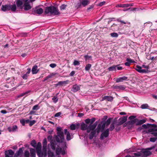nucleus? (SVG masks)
I'll return each instance as SVG.
<instances>
[{
    "label": "nucleus",
    "mask_w": 157,
    "mask_h": 157,
    "mask_svg": "<svg viewBox=\"0 0 157 157\" xmlns=\"http://www.w3.org/2000/svg\"><path fill=\"white\" fill-rule=\"evenodd\" d=\"M30 92V91H26V92H25L21 93V94H20L18 96V97H20L23 96L24 95H26V94H27L29 93Z\"/></svg>",
    "instance_id": "44"
},
{
    "label": "nucleus",
    "mask_w": 157,
    "mask_h": 157,
    "mask_svg": "<svg viewBox=\"0 0 157 157\" xmlns=\"http://www.w3.org/2000/svg\"><path fill=\"white\" fill-rule=\"evenodd\" d=\"M128 78L126 76H123L122 77H120L119 78H117L116 79V82H122L123 81L127 80Z\"/></svg>",
    "instance_id": "15"
},
{
    "label": "nucleus",
    "mask_w": 157,
    "mask_h": 157,
    "mask_svg": "<svg viewBox=\"0 0 157 157\" xmlns=\"http://www.w3.org/2000/svg\"><path fill=\"white\" fill-rule=\"evenodd\" d=\"M149 107V106L147 104H143L141 106V108L142 109H147Z\"/></svg>",
    "instance_id": "41"
},
{
    "label": "nucleus",
    "mask_w": 157,
    "mask_h": 157,
    "mask_svg": "<svg viewBox=\"0 0 157 157\" xmlns=\"http://www.w3.org/2000/svg\"><path fill=\"white\" fill-rule=\"evenodd\" d=\"M96 127L92 124H90L88 126V128L87 130V133H89L90 131L92 130H94V129Z\"/></svg>",
    "instance_id": "18"
},
{
    "label": "nucleus",
    "mask_w": 157,
    "mask_h": 157,
    "mask_svg": "<svg viewBox=\"0 0 157 157\" xmlns=\"http://www.w3.org/2000/svg\"><path fill=\"white\" fill-rule=\"evenodd\" d=\"M146 120L144 119H142L139 121L137 122V125H141L146 122Z\"/></svg>",
    "instance_id": "35"
},
{
    "label": "nucleus",
    "mask_w": 157,
    "mask_h": 157,
    "mask_svg": "<svg viewBox=\"0 0 157 157\" xmlns=\"http://www.w3.org/2000/svg\"><path fill=\"white\" fill-rule=\"evenodd\" d=\"M156 139L157 138H156L151 137L150 139V141L151 142H154L156 141Z\"/></svg>",
    "instance_id": "57"
},
{
    "label": "nucleus",
    "mask_w": 157,
    "mask_h": 157,
    "mask_svg": "<svg viewBox=\"0 0 157 157\" xmlns=\"http://www.w3.org/2000/svg\"><path fill=\"white\" fill-rule=\"evenodd\" d=\"M88 126L87 124H86L84 123H82L81 125V129L82 130H86L87 131L88 128Z\"/></svg>",
    "instance_id": "22"
},
{
    "label": "nucleus",
    "mask_w": 157,
    "mask_h": 157,
    "mask_svg": "<svg viewBox=\"0 0 157 157\" xmlns=\"http://www.w3.org/2000/svg\"><path fill=\"white\" fill-rule=\"evenodd\" d=\"M36 122V121L35 120H33L31 121H30L29 125L30 126H32Z\"/></svg>",
    "instance_id": "54"
},
{
    "label": "nucleus",
    "mask_w": 157,
    "mask_h": 157,
    "mask_svg": "<svg viewBox=\"0 0 157 157\" xmlns=\"http://www.w3.org/2000/svg\"><path fill=\"white\" fill-rule=\"evenodd\" d=\"M31 144L33 147H36V143L35 140H32L31 143Z\"/></svg>",
    "instance_id": "36"
},
{
    "label": "nucleus",
    "mask_w": 157,
    "mask_h": 157,
    "mask_svg": "<svg viewBox=\"0 0 157 157\" xmlns=\"http://www.w3.org/2000/svg\"><path fill=\"white\" fill-rule=\"evenodd\" d=\"M36 151H39L41 150V143L39 142L37 143V145L36 147Z\"/></svg>",
    "instance_id": "29"
},
{
    "label": "nucleus",
    "mask_w": 157,
    "mask_h": 157,
    "mask_svg": "<svg viewBox=\"0 0 157 157\" xmlns=\"http://www.w3.org/2000/svg\"><path fill=\"white\" fill-rule=\"evenodd\" d=\"M37 155L39 157H43V154L41 152V150L39 151H36Z\"/></svg>",
    "instance_id": "42"
},
{
    "label": "nucleus",
    "mask_w": 157,
    "mask_h": 157,
    "mask_svg": "<svg viewBox=\"0 0 157 157\" xmlns=\"http://www.w3.org/2000/svg\"><path fill=\"white\" fill-rule=\"evenodd\" d=\"M48 157H53L54 156V153L50 151H48Z\"/></svg>",
    "instance_id": "39"
},
{
    "label": "nucleus",
    "mask_w": 157,
    "mask_h": 157,
    "mask_svg": "<svg viewBox=\"0 0 157 157\" xmlns=\"http://www.w3.org/2000/svg\"><path fill=\"white\" fill-rule=\"evenodd\" d=\"M91 67V65L90 64H87L85 67V69L86 71H89L90 68Z\"/></svg>",
    "instance_id": "38"
},
{
    "label": "nucleus",
    "mask_w": 157,
    "mask_h": 157,
    "mask_svg": "<svg viewBox=\"0 0 157 157\" xmlns=\"http://www.w3.org/2000/svg\"><path fill=\"white\" fill-rule=\"evenodd\" d=\"M9 5H2V10L4 11H7L9 10Z\"/></svg>",
    "instance_id": "23"
},
{
    "label": "nucleus",
    "mask_w": 157,
    "mask_h": 157,
    "mask_svg": "<svg viewBox=\"0 0 157 157\" xmlns=\"http://www.w3.org/2000/svg\"><path fill=\"white\" fill-rule=\"evenodd\" d=\"M29 76V75L28 74H24L23 76H22V78L23 79H27L28 77Z\"/></svg>",
    "instance_id": "58"
},
{
    "label": "nucleus",
    "mask_w": 157,
    "mask_h": 157,
    "mask_svg": "<svg viewBox=\"0 0 157 157\" xmlns=\"http://www.w3.org/2000/svg\"><path fill=\"white\" fill-rule=\"evenodd\" d=\"M48 140L50 141L51 143V147L52 149L53 150L56 149V153L57 155H59L62 154L64 155L65 153V150L67 148L66 145L64 144H59V145H63V147H62L63 148V150L62 148L59 146V144L56 142L52 140V136L51 135H49L48 137Z\"/></svg>",
    "instance_id": "1"
},
{
    "label": "nucleus",
    "mask_w": 157,
    "mask_h": 157,
    "mask_svg": "<svg viewBox=\"0 0 157 157\" xmlns=\"http://www.w3.org/2000/svg\"><path fill=\"white\" fill-rule=\"evenodd\" d=\"M64 134H66V139L67 140L69 141L72 138H71V135L69 131H67L66 129H64Z\"/></svg>",
    "instance_id": "11"
},
{
    "label": "nucleus",
    "mask_w": 157,
    "mask_h": 157,
    "mask_svg": "<svg viewBox=\"0 0 157 157\" xmlns=\"http://www.w3.org/2000/svg\"><path fill=\"white\" fill-rule=\"evenodd\" d=\"M155 53H151L150 55L147 56L146 57V58L148 60H151V56L152 54H155Z\"/></svg>",
    "instance_id": "55"
},
{
    "label": "nucleus",
    "mask_w": 157,
    "mask_h": 157,
    "mask_svg": "<svg viewBox=\"0 0 157 157\" xmlns=\"http://www.w3.org/2000/svg\"><path fill=\"white\" fill-rule=\"evenodd\" d=\"M105 126V124H104L102 125H101L100 124H99L97 128L98 129L97 130L98 133L100 132L101 129H103V128H104Z\"/></svg>",
    "instance_id": "33"
},
{
    "label": "nucleus",
    "mask_w": 157,
    "mask_h": 157,
    "mask_svg": "<svg viewBox=\"0 0 157 157\" xmlns=\"http://www.w3.org/2000/svg\"><path fill=\"white\" fill-rule=\"evenodd\" d=\"M52 100L55 103H56L58 101V99L57 98V96H54L52 98Z\"/></svg>",
    "instance_id": "52"
},
{
    "label": "nucleus",
    "mask_w": 157,
    "mask_h": 157,
    "mask_svg": "<svg viewBox=\"0 0 157 157\" xmlns=\"http://www.w3.org/2000/svg\"><path fill=\"white\" fill-rule=\"evenodd\" d=\"M152 25V23L150 21L145 23L144 24V27H145L147 26L148 27H150Z\"/></svg>",
    "instance_id": "34"
},
{
    "label": "nucleus",
    "mask_w": 157,
    "mask_h": 157,
    "mask_svg": "<svg viewBox=\"0 0 157 157\" xmlns=\"http://www.w3.org/2000/svg\"><path fill=\"white\" fill-rule=\"evenodd\" d=\"M80 63L79 61H77V60H74V62H73V65L74 66H76V65H80Z\"/></svg>",
    "instance_id": "50"
},
{
    "label": "nucleus",
    "mask_w": 157,
    "mask_h": 157,
    "mask_svg": "<svg viewBox=\"0 0 157 157\" xmlns=\"http://www.w3.org/2000/svg\"><path fill=\"white\" fill-rule=\"evenodd\" d=\"M111 36L113 37H117L118 36V35L116 33H113L110 34Z\"/></svg>",
    "instance_id": "43"
},
{
    "label": "nucleus",
    "mask_w": 157,
    "mask_h": 157,
    "mask_svg": "<svg viewBox=\"0 0 157 157\" xmlns=\"http://www.w3.org/2000/svg\"><path fill=\"white\" fill-rule=\"evenodd\" d=\"M151 126H152L153 127H156V125L155 124H151L148 123L146 124H143L142 125V127L144 128H147L150 127Z\"/></svg>",
    "instance_id": "21"
},
{
    "label": "nucleus",
    "mask_w": 157,
    "mask_h": 157,
    "mask_svg": "<svg viewBox=\"0 0 157 157\" xmlns=\"http://www.w3.org/2000/svg\"><path fill=\"white\" fill-rule=\"evenodd\" d=\"M30 151L31 154V157H35L36 154L35 150L33 148H31L30 149Z\"/></svg>",
    "instance_id": "24"
},
{
    "label": "nucleus",
    "mask_w": 157,
    "mask_h": 157,
    "mask_svg": "<svg viewBox=\"0 0 157 157\" xmlns=\"http://www.w3.org/2000/svg\"><path fill=\"white\" fill-rule=\"evenodd\" d=\"M23 148H20L18 151L15 154V155H17V156H19L20 155L23 153Z\"/></svg>",
    "instance_id": "31"
},
{
    "label": "nucleus",
    "mask_w": 157,
    "mask_h": 157,
    "mask_svg": "<svg viewBox=\"0 0 157 157\" xmlns=\"http://www.w3.org/2000/svg\"><path fill=\"white\" fill-rule=\"evenodd\" d=\"M84 57L86 60L88 59H91L92 56H88V55H85L84 56Z\"/></svg>",
    "instance_id": "56"
},
{
    "label": "nucleus",
    "mask_w": 157,
    "mask_h": 157,
    "mask_svg": "<svg viewBox=\"0 0 157 157\" xmlns=\"http://www.w3.org/2000/svg\"><path fill=\"white\" fill-rule=\"evenodd\" d=\"M57 131V135H55L54 136L55 140L56 141V143L59 144V146L62 148L63 150L62 146L63 147V145H59V144H64L66 145L64 143H63V142L64 140V136L63 132L62 131V129L60 127H57L56 128Z\"/></svg>",
    "instance_id": "2"
},
{
    "label": "nucleus",
    "mask_w": 157,
    "mask_h": 157,
    "mask_svg": "<svg viewBox=\"0 0 157 157\" xmlns=\"http://www.w3.org/2000/svg\"><path fill=\"white\" fill-rule=\"evenodd\" d=\"M136 120L137 119H135L132 120L130 121L127 122L126 124H128V125H133L136 123Z\"/></svg>",
    "instance_id": "32"
},
{
    "label": "nucleus",
    "mask_w": 157,
    "mask_h": 157,
    "mask_svg": "<svg viewBox=\"0 0 157 157\" xmlns=\"http://www.w3.org/2000/svg\"><path fill=\"white\" fill-rule=\"evenodd\" d=\"M135 69L138 72L140 73H146L147 72V70L142 69V67L138 65L136 66Z\"/></svg>",
    "instance_id": "7"
},
{
    "label": "nucleus",
    "mask_w": 157,
    "mask_h": 157,
    "mask_svg": "<svg viewBox=\"0 0 157 157\" xmlns=\"http://www.w3.org/2000/svg\"><path fill=\"white\" fill-rule=\"evenodd\" d=\"M117 65H113L109 67L108 70L109 71H115L116 70Z\"/></svg>",
    "instance_id": "27"
},
{
    "label": "nucleus",
    "mask_w": 157,
    "mask_h": 157,
    "mask_svg": "<svg viewBox=\"0 0 157 157\" xmlns=\"http://www.w3.org/2000/svg\"><path fill=\"white\" fill-rule=\"evenodd\" d=\"M157 125L156 127H153L152 126H151V127H150L151 128L147 130L146 132L147 133L150 132H151L152 133L155 132L157 131Z\"/></svg>",
    "instance_id": "16"
},
{
    "label": "nucleus",
    "mask_w": 157,
    "mask_h": 157,
    "mask_svg": "<svg viewBox=\"0 0 157 157\" xmlns=\"http://www.w3.org/2000/svg\"><path fill=\"white\" fill-rule=\"evenodd\" d=\"M114 88L116 89V90L118 91L120 90H123L125 89V86L124 85L115 86H114Z\"/></svg>",
    "instance_id": "10"
},
{
    "label": "nucleus",
    "mask_w": 157,
    "mask_h": 157,
    "mask_svg": "<svg viewBox=\"0 0 157 157\" xmlns=\"http://www.w3.org/2000/svg\"><path fill=\"white\" fill-rule=\"evenodd\" d=\"M96 133V130L92 131L91 132L89 135V138L90 140H92L95 136Z\"/></svg>",
    "instance_id": "20"
},
{
    "label": "nucleus",
    "mask_w": 157,
    "mask_h": 157,
    "mask_svg": "<svg viewBox=\"0 0 157 157\" xmlns=\"http://www.w3.org/2000/svg\"><path fill=\"white\" fill-rule=\"evenodd\" d=\"M67 7V5L64 4L62 5L60 7L61 10H64Z\"/></svg>",
    "instance_id": "59"
},
{
    "label": "nucleus",
    "mask_w": 157,
    "mask_h": 157,
    "mask_svg": "<svg viewBox=\"0 0 157 157\" xmlns=\"http://www.w3.org/2000/svg\"><path fill=\"white\" fill-rule=\"evenodd\" d=\"M90 3L89 0H81L79 2L77 3L75 5L77 9L81 8L82 6L85 7Z\"/></svg>",
    "instance_id": "4"
},
{
    "label": "nucleus",
    "mask_w": 157,
    "mask_h": 157,
    "mask_svg": "<svg viewBox=\"0 0 157 157\" xmlns=\"http://www.w3.org/2000/svg\"><path fill=\"white\" fill-rule=\"evenodd\" d=\"M85 121L86 124H89L90 123V119L89 118H87L86 119Z\"/></svg>",
    "instance_id": "64"
},
{
    "label": "nucleus",
    "mask_w": 157,
    "mask_h": 157,
    "mask_svg": "<svg viewBox=\"0 0 157 157\" xmlns=\"http://www.w3.org/2000/svg\"><path fill=\"white\" fill-rule=\"evenodd\" d=\"M153 54H152L151 56V60L155 62L157 60V56H153Z\"/></svg>",
    "instance_id": "51"
},
{
    "label": "nucleus",
    "mask_w": 157,
    "mask_h": 157,
    "mask_svg": "<svg viewBox=\"0 0 157 157\" xmlns=\"http://www.w3.org/2000/svg\"><path fill=\"white\" fill-rule=\"evenodd\" d=\"M24 6V9L25 10H28L31 8V6L30 5L29 2H25Z\"/></svg>",
    "instance_id": "17"
},
{
    "label": "nucleus",
    "mask_w": 157,
    "mask_h": 157,
    "mask_svg": "<svg viewBox=\"0 0 157 157\" xmlns=\"http://www.w3.org/2000/svg\"><path fill=\"white\" fill-rule=\"evenodd\" d=\"M49 66L52 68H53L56 66V65L55 63H51L49 65Z\"/></svg>",
    "instance_id": "62"
},
{
    "label": "nucleus",
    "mask_w": 157,
    "mask_h": 157,
    "mask_svg": "<svg viewBox=\"0 0 157 157\" xmlns=\"http://www.w3.org/2000/svg\"><path fill=\"white\" fill-rule=\"evenodd\" d=\"M80 86H78L77 84H75L72 86L71 90L74 92H76L80 89Z\"/></svg>",
    "instance_id": "9"
},
{
    "label": "nucleus",
    "mask_w": 157,
    "mask_h": 157,
    "mask_svg": "<svg viewBox=\"0 0 157 157\" xmlns=\"http://www.w3.org/2000/svg\"><path fill=\"white\" fill-rule=\"evenodd\" d=\"M105 3V1H103L100 2L98 4V6H101L104 5Z\"/></svg>",
    "instance_id": "63"
},
{
    "label": "nucleus",
    "mask_w": 157,
    "mask_h": 157,
    "mask_svg": "<svg viewBox=\"0 0 157 157\" xmlns=\"http://www.w3.org/2000/svg\"><path fill=\"white\" fill-rule=\"evenodd\" d=\"M21 123L23 125L25 126V119H22L20 120Z\"/></svg>",
    "instance_id": "60"
},
{
    "label": "nucleus",
    "mask_w": 157,
    "mask_h": 157,
    "mask_svg": "<svg viewBox=\"0 0 157 157\" xmlns=\"http://www.w3.org/2000/svg\"><path fill=\"white\" fill-rule=\"evenodd\" d=\"M114 128H115V127H114V123H113L110 124V128H109V131L110 130V131H112V130H113L114 129Z\"/></svg>",
    "instance_id": "47"
},
{
    "label": "nucleus",
    "mask_w": 157,
    "mask_h": 157,
    "mask_svg": "<svg viewBox=\"0 0 157 157\" xmlns=\"http://www.w3.org/2000/svg\"><path fill=\"white\" fill-rule=\"evenodd\" d=\"M127 117L126 116H124L122 117L121 119H120V121L118 122L117 125H122L123 123L126 122L127 121Z\"/></svg>",
    "instance_id": "8"
},
{
    "label": "nucleus",
    "mask_w": 157,
    "mask_h": 157,
    "mask_svg": "<svg viewBox=\"0 0 157 157\" xmlns=\"http://www.w3.org/2000/svg\"><path fill=\"white\" fill-rule=\"evenodd\" d=\"M9 10H11L12 12H15L16 11L17 8L15 4L13 5H9Z\"/></svg>",
    "instance_id": "19"
},
{
    "label": "nucleus",
    "mask_w": 157,
    "mask_h": 157,
    "mask_svg": "<svg viewBox=\"0 0 157 157\" xmlns=\"http://www.w3.org/2000/svg\"><path fill=\"white\" fill-rule=\"evenodd\" d=\"M142 152H138L137 153H134V155L136 156H141L142 155Z\"/></svg>",
    "instance_id": "49"
},
{
    "label": "nucleus",
    "mask_w": 157,
    "mask_h": 157,
    "mask_svg": "<svg viewBox=\"0 0 157 157\" xmlns=\"http://www.w3.org/2000/svg\"><path fill=\"white\" fill-rule=\"evenodd\" d=\"M113 97L111 96H105L102 98V100H107L111 101L113 100Z\"/></svg>",
    "instance_id": "30"
},
{
    "label": "nucleus",
    "mask_w": 157,
    "mask_h": 157,
    "mask_svg": "<svg viewBox=\"0 0 157 157\" xmlns=\"http://www.w3.org/2000/svg\"><path fill=\"white\" fill-rule=\"evenodd\" d=\"M38 67L36 65L33 66L32 69V72L33 74H37L39 71V70L37 69Z\"/></svg>",
    "instance_id": "14"
},
{
    "label": "nucleus",
    "mask_w": 157,
    "mask_h": 157,
    "mask_svg": "<svg viewBox=\"0 0 157 157\" xmlns=\"http://www.w3.org/2000/svg\"><path fill=\"white\" fill-rule=\"evenodd\" d=\"M47 146V141L45 139L44 140L43 143V150L46 151Z\"/></svg>",
    "instance_id": "26"
},
{
    "label": "nucleus",
    "mask_w": 157,
    "mask_h": 157,
    "mask_svg": "<svg viewBox=\"0 0 157 157\" xmlns=\"http://www.w3.org/2000/svg\"><path fill=\"white\" fill-rule=\"evenodd\" d=\"M116 7H127V4H118L116 6Z\"/></svg>",
    "instance_id": "37"
},
{
    "label": "nucleus",
    "mask_w": 157,
    "mask_h": 157,
    "mask_svg": "<svg viewBox=\"0 0 157 157\" xmlns=\"http://www.w3.org/2000/svg\"><path fill=\"white\" fill-rule=\"evenodd\" d=\"M8 154H7L8 155H10V156H12L14 154V152L11 149L9 150L8 151Z\"/></svg>",
    "instance_id": "46"
},
{
    "label": "nucleus",
    "mask_w": 157,
    "mask_h": 157,
    "mask_svg": "<svg viewBox=\"0 0 157 157\" xmlns=\"http://www.w3.org/2000/svg\"><path fill=\"white\" fill-rule=\"evenodd\" d=\"M109 134V129H107L105 131L103 132L100 136V139H104V138H106L108 136Z\"/></svg>",
    "instance_id": "5"
},
{
    "label": "nucleus",
    "mask_w": 157,
    "mask_h": 157,
    "mask_svg": "<svg viewBox=\"0 0 157 157\" xmlns=\"http://www.w3.org/2000/svg\"><path fill=\"white\" fill-rule=\"evenodd\" d=\"M61 114L60 112H58L56 113L54 115V117H59Z\"/></svg>",
    "instance_id": "61"
},
{
    "label": "nucleus",
    "mask_w": 157,
    "mask_h": 157,
    "mask_svg": "<svg viewBox=\"0 0 157 157\" xmlns=\"http://www.w3.org/2000/svg\"><path fill=\"white\" fill-rule=\"evenodd\" d=\"M40 108L39 105H34L33 108V110H38Z\"/></svg>",
    "instance_id": "45"
},
{
    "label": "nucleus",
    "mask_w": 157,
    "mask_h": 157,
    "mask_svg": "<svg viewBox=\"0 0 157 157\" xmlns=\"http://www.w3.org/2000/svg\"><path fill=\"white\" fill-rule=\"evenodd\" d=\"M17 128V125H14L13 126L12 128L11 127H9L8 128V129L9 132L13 131L15 132Z\"/></svg>",
    "instance_id": "25"
},
{
    "label": "nucleus",
    "mask_w": 157,
    "mask_h": 157,
    "mask_svg": "<svg viewBox=\"0 0 157 157\" xmlns=\"http://www.w3.org/2000/svg\"><path fill=\"white\" fill-rule=\"evenodd\" d=\"M142 152L144 155L146 156H148L151 153L150 152L148 151H143Z\"/></svg>",
    "instance_id": "40"
},
{
    "label": "nucleus",
    "mask_w": 157,
    "mask_h": 157,
    "mask_svg": "<svg viewBox=\"0 0 157 157\" xmlns=\"http://www.w3.org/2000/svg\"><path fill=\"white\" fill-rule=\"evenodd\" d=\"M69 82V80H67L65 81H61L58 82V83L55 84V86L57 87L59 85H62L68 84Z\"/></svg>",
    "instance_id": "13"
},
{
    "label": "nucleus",
    "mask_w": 157,
    "mask_h": 157,
    "mask_svg": "<svg viewBox=\"0 0 157 157\" xmlns=\"http://www.w3.org/2000/svg\"><path fill=\"white\" fill-rule=\"evenodd\" d=\"M36 10L35 11V12L39 14H42L43 12V10L41 8H38L36 9Z\"/></svg>",
    "instance_id": "28"
},
{
    "label": "nucleus",
    "mask_w": 157,
    "mask_h": 157,
    "mask_svg": "<svg viewBox=\"0 0 157 157\" xmlns=\"http://www.w3.org/2000/svg\"><path fill=\"white\" fill-rule=\"evenodd\" d=\"M45 13L46 14L50 13L51 14L54 15H59L60 13L57 9L53 6L46 7Z\"/></svg>",
    "instance_id": "3"
},
{
    "label": "nucleus",
    "mask_w": 157,
    "mask_h": 157,
    "mask_svg": "<svg viewBox=\"0 0 157 157\" xmlns=\"http://www.w3.org/2000/svg\"><path fill=\"white\" fill-rule=\"evenodd\" d=\"M17 9L22 10L23 8V2L22 0H17L16 2Z\"/></svg>",
    "instance_id": "6"
},
{
    "label": "nucleus",
    "mask_w": 157,
    "mask_h": 157,
    "mask_svg": "<svg viewBox=\"0 0 157 157\" xmlns=\"http://www.w3.org/2000/svg\"><path fill=\"white\" fill-rule=\"evenodd\" d=\"M111 119L110 118H109L107 120L105 123L106 126H108L110 124L111 122Z\"/></svg>",
    "instance_id": "53"
},
{
    "label": "nucleus",
    "mask_w": 157,
    "mask_h": 157,
    "mask_svg": "<svg viewBox=\"0 0 157 157\" xmlns=\"http://www.w3.org/2000/svg\"><path fill=\"white\" fill-rule=\"evenodd\" d=\"M24 157H29V151H25L24 153Z\"/></svg>",
    "instance_id": "48"
},
{
    "label": "nucleus",
    "mask_w": 157,
    "mask_h": 157,
    "mask_svg": "<svg viewBox=\"0 0 157 157\" xmlns=\"http://www.w3.org/2000/svg\"><path fill=\"white\" fill-rule=\"evenodd\" d=\"M79 125L80 124L79 123L72 124L70 125V128L71 130H75L76 129H78Z\"/></svg>",
    "instance_id": "12"
}]
</instances>
